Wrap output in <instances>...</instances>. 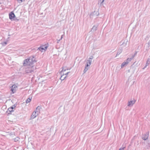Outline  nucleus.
<instances>
[{
  "mask_svg": "<svg viewBox=\"0 0 150 150\" xmlns=\"http://www.w3.org/2000/svg\"><path fill=\"white\" fill-rule=\"evenodd\" d=\"M36 62L35 58L34 57H30L29 58L25 59L23 61V65L24 66L30 65Z\"/></svg>",
  "mask_w": 150,
  "mask_h": 150,
  "instance_id": "nucleus-1",
  "label": "nucleus"
},
{
  "mask_svg": "<svg viewBox=\"0 0 150 150\" xmlns=\"http://www.w3.org/2000/svg\"><path fill=\"white\" fill-rule=\"evenodd\" d=\"M36 67L33 66H29L25 68V71L26 73H31L35 71Z\"/></svg>",
  "mask_w": 150,
  "mask_h": 150,
  "instance_id": "nucleus-2",
  "label": "nucleus"
},
{
  "mask_svg": "<svg viewBox=\"0 0 150 150\" xmlns=\"http://www.w3.org/2000/svg\"><path fill=\"white\" fill-rule=\"evenodd\" d=\"M63 71H61L60 72L61 74L62 75V76L60 78V79L62 80H64L66 77L67 75L69 74L70 72H68L66 73H63Z\"/></svg>",
  "mask_w": 150,
  "mask_h": 150,
  "instance_id": "nucleus-3",
  "label": "nucleus"
},
{
  "mask_svg": "<svg viewBox=\"0 0 150 150\" xmlns=\"http://www.w3.org/2000/svg\"><path fill=\"white\" fill-rule=\"evenodd\" d=\"M73 131V129L72 128H69L67 132L65 134V136L67 137H69L72 133Z\"/></svg>",
  "mask_w": 150,
  "mask_h": 150,
  "instance_id": "nucleus-4",
  "label": "nucleus"
},
{
  "mask_svg": "<svg viewBox=\"0 0 150 150\" xmlns=\"http://www.w3.org/2000/svg\"><path fill=\"white\" fill-rule=\"evenodd\" d=\"M131 61L129 58H127L126 61L124 62L121 64V68H122L126 66Z\"/></svg>",
  "mask_w": 150,
  "mask_h": 150,
  "instance_id": "nucleus-5",
  "label": "nucleus"
},
{
  "mask_svg": "<svg viewBox=\"0 0 150 150\" xmlns=\"http://www.w3.org/2000/svg\"><path fill=\"white\" fill-rule=\"evenodd\" d=\"M39 114L38 112H37L36 111H34L33 113L31 116V117L30 118V120H32L33 119L35 118L37 116H38Z\"/></svg>",
  "mask_w": 150,
  "mask_h": 150,
  "instance_id": "nucleus-6",
  "label": "nucleus"
},
{
  "mask_svg": "<svg viewBox=\"0 0 150 150\" xmlns=\"http://www.w3.org/2000/svg\"><path fill=\"white\" fill-rule=\"evenodd\" d=\"M17 88V86L15 85H13L11 87V91L13 93H14L16 91V89Z\"/></svg>",
  "mask_w": 150,
  "mask_h": 150,
  "instance_id": "nucleus-7",
  "label": "nucleus"
},
{
  "mask_svg": "<svg viewBox=\"0 0 150 150\" xmlns=\"http://www.w3.org/2000/svg\"><path fill=\"white\" fill-rule=\"evenodd\" d=\"M135 102L136 100H134L129 101L128 103L127 106L129 107L132 106L135 103Z\"/></svg>",
  "mask_w": 150,
  "mask_h": 150,
  "instance_id": "nucleus-8",
  "label": "nucleus"
},
{
  "mask_svg": "<svg viewBox=\"0 0 150 150\" xmlns=\"http://www.w3.org/2000/svg\"><path fill=\"white\" fill-rule=\"evenodd\" d=\"M15 106H12L11 108H8V109L7 112H8V114H11V112L13 111V109L15 108Z\"/></svg>",
  "mask_w": 150,
  "mask_h": 150,
  "instance_id": "nucleus-9",
  "label": "nucleus"
},
{
  "mask_svg": "<svg viewBox=\"0 0 150 150\" xmlns=\"http://www.w3.org/2000/svg\"><path fill=\"white\" fill-rule=\"evenodd\" d=\"M93 57L92 56H91L88 59L87 61V64L91 65L92 62V60L93 59Z\"/></svg>",
  "mask_w": 150,
  "mask_h": 150,
  "instance_id": "nucleus-10",
  "label": "nucleus"
},
{
  "mask_svg": "<svg viewBox=\"0 0 150 150\" xmlns=\"http://www.w3.org/2000/svg\"><path fill=\"white\" fill-rule=\"evenodd\" d=\"M149 134L146 133L143 135L142 137V139L144 140H146L148 138Z\"/></svg>",
  "mask_w": 150,
  "mask_h": 150,
  "instance_id": "nucleus-11",
  "label": "nucleus"
},
{
  "mask_svg": "<svg viewBox=\"0 0 150 150\" xmlns=\"http://www.w3.org/2000/svg\"><path fill=\"white\" fill-rule=\"evenodd\" d=\"M99 14V13L98 11H95L94 12L91 14L90 16L91 17L92 16H97Z\"/></svg>",
  "mask_w": 150,
  "mask_h": 150,
  "instance_id": "nucleus-12",
  "label": "nucleus"
},
{
  "mask_svg": "<svg viewBox=\"0 0 150 150\" xmlns=\"http://www.w3.org/2000/svg\"><path fill=\"white\" fill-rule=\"evenodd\" d=\"M47 48V46H42V47H41L38 48V49L40 51H42L43 50H45Z\"/></svg>",
  "mask_w": 150,
  "mask_h": 150,
  "instance_id": "nucleus-13",
  "label": "nucleus"
},
{
  "mask_svg": "<svg viewBox=\"0 0 150 150\" xmlns=\"http://www.w3.org/2000/svg\"><path fill=\"white\" fill-rule=\"evenodd\" d=\"M15 16L14 13H13L11 12L9 14V18L11 20L14 18Z\"/></svg>",
  "mask_w": 150,
  "mask_h": 150,
  "instance_id": "nucleus-14",
  "label": "nucleus"
},
{
  "mask_svg": "<svg viewBox=\"0 0 150 150\" xmlns=\"http://www.w3.org/2000/svg\"><path fill=\"white\" fill-rule=\"evenodd\" d=\"M41 108V107L40 106H38L36 109L35 111H36L37 112H38V113L39 114L40 113V109Z\"/></svg>",
  "mask_w": 150,
  "mask_h": 150,
  "instance_id": "nucleus-15",
  "label": "nucleus"
},
{
  "mask_svg": "<svg viewBox=\"0 0 150 150\" xmlns=\"http://www.w3.org/2000/svg\"><path fill=\"white\" fill-rule=\"evenodd\" d=\"M122 48L119 49L117 51V54L116 55V57L120 54L122 52Z\"/></svg>",
  "mask_w": 150,
  "mask_h": 150,
  "instance_id": "nucleus-16",
  "label": "nucleus"
},
{
  "mask_svg": "<svg viewBox=\"0 0 150 150\" xmlns=\"http://www.w3.org/2000/svg\"><path fill=\"white\" fill-rule=\"evenodd\" d=\"M97 26L94 25L92 28L91 31L92 32H94L96 31L97 30Z\"/></svg>",
  "mask_w": 150,
  "mask_h": 150,
  "instance_id": "nucleus-17",
  "label": "nucleus"
},
{
  "mask_svg": "<svg viewBox=\"0 0 150 150\" xmlns=\"http://www.w3.org/2000/svg\"><path fill=\"white\" fill-rule=\"evenodd\" d=\"M149 59H149L147 60L146 62V66H145L144 68H143V69L145 68L147 65H149V64L150 63V61Z\"/></svg>",
  "mask_w": 150,
  "mask_h": 150,
  "instance_id": "nucleus-18",
  "label": "nucleus"
},
{
  "mask_svg": "<svg viewBox=\"0 0 150 150\" xmlns=\"http://www.w3.org/2000/svg\"><path fill=\"white\" fill-rule=\"evenodd\" d=\"M137 52H136L133 55L131 58H129V59L131 61L134 58V57L135 56V55H136V54H137Z\"/></svg>",
  "mask_w": 150,
  "mask_h": 150,
  "instance_id": "nucleus-19",
  "label": "nucleus"
},
{
  "mask_svg": "<svg viewBox=\"0 0 150 150\" xmlns=\"http://www.w3.org/2000/svg\"><path fill=\"white\" fill-rule=\"evenodd\" d=\"M31 100V99H30V98H28L26 100V103H30Z\"/></svg>",
  "mask_w": 150,
  "mask_h": 150,
  "instance_id": "nucleus-20",
  "label": "nucleus"
},
{
  "mask_svg": "<svg viewBox=\"0 0 150 150\" xmlns=\"http://www.w3.org/2000/svg\"><path fill=\"white\" fill-rule=\"evenodd\" d=\"M127 42H128L127 40L125 41L124 42L122 43V45L125 46H126L127 45Z\"/></svg>",
  "mask_w": 150,
  "mask_h": 150,
  "instance_id": "nucleus-21",
  "label": "nucleus"
},
{
  "mask_svg": "<svg viewBox=\"0 0 150 150\" xmlns=\"http://www.w3.org/2000/svg\"><path fill=\"white\" fill-rule=\"evenodd\" d=\"M19 139V138L18 137H16L14 139V141L17 142L18 140Z\"/></svg>",
  "mask_w": 150,
  "mask_h": 150,
  "instance_id": "nucleus-22",
  "label": "nucleus"
},
{
  "mask_svg": "<svg viewBox=\"0 0 150 150\" xmlns=\"http://www.w3.org/2000/svg\"><path fill=\"white\" fill-rule=\"evenodd\" d=\"M90 65L89 64H87L85 66V68H88V67Z\"/></svg>",
  "mask_w": 150,
  "mask_h": 150,
  "instance_id": "nucleus-23",
  "label": "nucleus"
},
{
  "mask_svg": "<svg viewBox=\"0 0 150 150\" xmlns=\"http://www.w3.org/2000/svg\"><path fill=\"white\" fill-rule=\"evenodd\" d=\"M88 69V68H85V69L84 70V73H85Z\"/></svg>",
  "mask_w": 150,
  "mask_h": 150,
  "instance_id": "nucleus-24",
  "label": "nucleus"
},
{
  "mask_svg": "<svg viewBox=\"0 0 150 150\" xmlns=\"http://www.w3.org/2000/svg\"><path fill=\"white\" fill-rule=\"evenodd\" d=\"M125 148V147L120 148L119 150H124V149Z\"/></svg>",
  "mask_w": 150,
  "mask_h": 150,
  "instance_id": "nucleus-25",
  "label": "nucleus"
},
{
  "mask_svg": "<svg viewBox=\"0 0 150 150\" xmlns=\"http://www.w3.org/2000/svg\"><path fill=\"white\" fill-rule=\"evenodd\" d=\"M104 0H100V1L101 2L100 4H101L103 3V2H104Z\"/></svg>",
  "mask_w": 150,
  "mask_h": 150,
  "instance_id": "nucleus-26",
  "label": "nucleus"
},
{
  "mask_svg": "<svg viewBox=\"0 0 150 150\" xmlns=\"http://www.w3.org/2000/svg\"><path fill=\"white\" fill-rule=\"evenodd\" d=\"M63 70V73H64V72L66 71V69H64V68H63L62 69V70L61 71H62Z\"/></svg>",
  "mask_w": 150,
  "mask_h": 150,
  "instance_id": "nucleus-27",
  "label": "nucleus"
},
{
  "mask_svg": "<svg viewBox=\"0 0 150 150\" xmlns=\"http://www.w3.org/2000/svg\"><path fill=\"white\" fill-rule=\"evenodd\" d=\"M63 35H61V39H62V38H63Z\"/></svg>",
  "mask_w": 150,
  "mask_h": 150,
  "instance_id": "nucleus-28",
  "label": "nucleus"
},
{
  "mask_svg": "<svg viewBox=\"0 0 150 150\" xmlns=\"http://www.w3.org/2000/svg\"><path fill=\"white\" fill-rule=\"evenodd\" d=\"M60 41V40H58L57 41V43H58Z\"/></svg>",
  "mask_w": 150,
  "mask_h": 150,
  "instance_id": "nucleus-29",
  "label": "nucleus"
},
{
  "mask_svg": "<svg viewBox=\"0 0 150 150\" xmlns=\"http://www.w3.org/2000/svg\"><path fill=\"white\" fill-rule=\"evenodd\" d=\"M18 1H20L21 2H22V0H18Z\"/></svg>",
  "mask_w": 150,
  "mask_h": 150,
  "instance_id": "nucleus-30",
  "label": "nucleus"
},
{
  "mask_svg": "<svg viewBox=\"0 0 150 150\" xmlns=\"http://www.w3.org/2000/svg\"><path fill=\"white\" fill-rule=\"evenodd\" d=\"M4 43L6 45L7 44V42H4Z\"/></svg>",
  "mask_w": 150,
  "mask_h": 150,
  "instance_id": "nucleus-31",
  "label": "nucleus"
},
{
  "mask_svg": "<svg viewBox=\"0 0 150 150\" xmlns=\"http://www.w3.org/2000/svg\"><path fill=\"white\" fill-rule=\"evenodd\" d=\"M62 39H61V38H60V39L59 40H61Z\"/></svg>",
  "mask_w": 150,
  "mask_h": 150,
  "instance_id": "nucleus-32",
  "label": "nucleus"
},
{
  "mask_svg": "<svg viewBox=\"0 0 150 150\" xmlns=\"http://www.w3.org/2000/svg\"><path fill=\"white\" fill-rule=\"evenodd\" d=\"M128 71H129V70H128Z\"/></svg>",
  "mask_w": 150,
  "mask_h": 150,
  "instance_id": "nucleus-33",
  "label": "nucleus"
},
{
  "mask_svg": "<svg viewBox=\"0 0 150 150\" xmlns=\"http://www.w3.org/2000/svg\"><path fill=\"white\" fill-rule=\"evenodd\" d=\"M1 3H0V5L1 4Z\"/></svg>",
  "mask_w": 150,
  "mask_h": 150,
  "instance_id": "nucleus-34",
  "label": "nucleus"
}]
</instances>
